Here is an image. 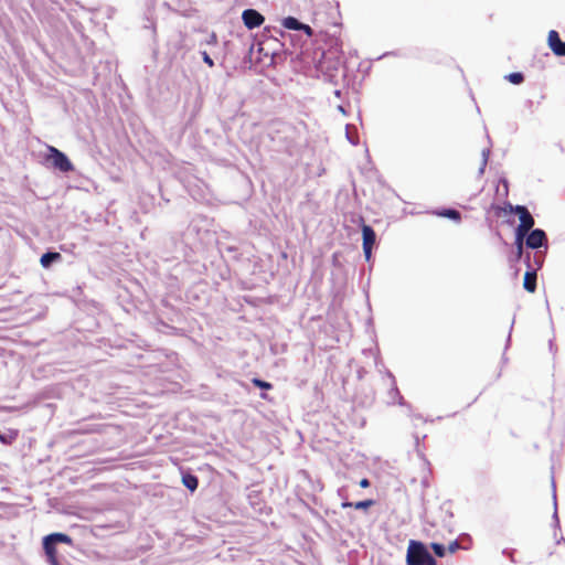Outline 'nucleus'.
I'll return each instance as SVG.
<instances>
[{
  "label": "nucleus",
  "instance_id": "16",
  "mask_svg": "<svg viewBox=\"0 0 565 565\" xmlns=\"http://www.w3.org/2000/svg\"><path fill=\"white\" fill-rule=\"evenodd\" d=\"M375 504V500L373 499H365L356 502H344L342 504L343 508L351 507L355 510H367L369 508L373 507Z\"/></svg>",
  "mask_w": 565,
  "mask_h": 565
},
{
  "label": "nucleus",
  "instance_id": "13",
  "mask_svg": "<svg viewBox=\"0 0 565 565\" xmlns=\"http://www.w3.org/2000/svg\"><path fill=\"white\" fill-rule=\"evenodd\" d=\"M387 404L395 405L398 404L401 406H406L411 408V405L405 402L404 397L402 396L396 382L391 383V388L387 392Z\"/></svg>",
  "mask_w": 565,
  "mask_h": 565
},
{
  "label": "nucleus",
  "instance_id": "33",
  "mask_svg": "<svg viewBox=\"0 0 565 565\" xmlns=\"http://www.w3.org/2000/svg\"><path fill=\"white\" fill-rule=\"evenodd\" d=\"M373 248L374 247L362 246L364 258L366 262L371 260Z\"/></svg>",
  "mask_w": 565,
  "mask_h": 565
},
{
  "label": "nucleus",
  "instance_id": "30",
  "mask_svg": "<svg viewBox=\"0 0 565 565\" xmlns=\"http://www.w3.org/2000/svg\"><path fill=\"white\" fill-rule=\"evenodd\" d=\"M556 56L565 57V41H562L553 51Z\"/></svg>",
  "mask_w": 565,
  "mask_h": 565
},
{
  "label": "nucleus",
  "instance_id": "47",
  "mask_svg": "<svg viewBox=\"0 0 565 565\" xmlns=\"http://www.w3.org/2000/svg\"><path fill=\"white\" fill-rule=\"evenodd\" d=\"M260 397L264 398V399L268 398V396H267V394L265 392L260 393Z\"/></svg>",
  "mask_w": 565,
  "mask_h": 565
},
{
  "label": "nucleus",
  "instance_id": "8",
  "mask_svg": "<svg viewBox=\"0 0 565 565\" xmlns=\"http://www.w3.org/2000/svg\"><path fill=\"white\" fill-rule=\"evenodd\" d=\"M281 26L288 31H298L303 33V43L313 35V30L309 24L301 22L298 18L288 15L281 19Z\"/></svg>",
  "mask_w": 565,
  "mask_h": 565
},
{
  "label": "nucleus",
  "instance_id": "11",
  "mask_svg": "<svg viewBox=\"0 0 565 565\" xmlns=\"http://www.w3.org/2000/svg\"><path fill=\"white\" fill-rule=\"evenodd\" d=\"M63 259L62 254L54 250V249H47L45 253L42 254L40 258V264L43 268L49 269L54 264L61 263Z\"/></svg>",
  "mask_w": 565,
  "mask_h": 565
},
{
  "label": "nucleus",
  "instance_id": "25",
  "mask_svg": "<svg viewBox=\"0 0 565 565\" xmlns=\"http://www.w3.org/2000/svg\"><path fill=\"white\" fill-rule=\"evenodd\" d=\"M499 183L502 185V192L500 190V185L497 186V193L498 195H501L503 198H508L509 195V181L505 177H501L499 179Z\"/></svg>",
  "mask_w": 565,
  "mask_h": 565
},
{
  "label": "nucleus",
  "instance_id": "21",
  "mask_svg": "<svg viewBox=\"0 0 565 565\" xmlns=\"http://www.w3.org/2000/svg\"><path fill=\"white\" fill-rule=\"evenodd\" d=\"M47 540H49L47 535L43 536V539H42V547H43L44 554L57 553L58 544H56L53 541L47 542Z\"/></svg>",
  "mask_w": 565,
  "mask_h": 565
},
{
  "label": "nucleus",
  "instance_id": "41",
  "mask_svg": "<svg viewBox=\"0 0 565 565\" xmlns=\"http://www.w3.org/2000/svg\"><path fill=\"white\" fill-rule=\"evenodd\" d=\"M486 171V167L482 166V163L480 164L479 167V170H478V175L481 177Z\"/></svg>",
  "mask_w": 565,
  "mask_h": 565
},
{
  "label": "nucleus",
  "instance_id": "6",
  "mask_svg": "<svg viewBox=\"0 0 565 565\" xmlns=\"http://www.w3.org/2000/svg\"><path fill=\"white\" fill-rule=\"evenodd\" d=\"M276 35L280 36L281 40H279V41H280L281 46H285L287 41L290 43V45L292 47L301 46V44H302L301 35H294V34H290L288 32L280 30V29L270 28V26H266L263 31V36L267 40H269V39L277 40Z\"/></svg>",
  "mask_w": 565,
  "mask_h": 565
},
{
  "label": "nucleus",
  "instance_id": "44",
  "mask_svg": "<svg viewBox=\"0 0 565 565\" xmlns=\"http://www.w3.org/2000/svg\"><path fill=\"white\" fill-rule=\"evenodd\" d=\"M514 269L513 271V276L516 278L519 273H520V268L518 267V265H515L514 267H512Z\"/></svg>",
  "mask_w": 565,
  "mask_h": 565
},
{
  "label": "nucleus",
  "instance_id": "29",
  "mask_svg": "<svg viewBox=\"0 0 565 565\" xmlns=\"http://www.w3.org/2000/svg\"><path fill=\"white\" fill-rule=\"evenodd\" d=\"M203 62L209 66L213 67L215 65L214 60L206 51H200Z\"/></svg>",
  "mask_w": 565,
  "mask_h": 565
},
{
  "label": "nucleus",
  "instance_id": "14",
  "mask_svg": "<svg viewBox=\"0 0 565 565\" xmlns=\"http://www.w3.org/2000/svg\"><path fill=\"white\" fill-rule=\"evenodd\" d=\"M182 484L190 491L194 492L199 487V478L190 470H182Z\"/></svg>",
  "mask_w": 565,
  "mask_h": 565
},
{
  "label": "nucleus",
  "instance_id": "45",
  "mask_svg": "<svg viewBox=\"0 0 565 565\" xmlns=\"http://www.w3.org/2000/svg\"><path fill=\"white\" fill-rule=\"evenodd\" d=\"M338 110L342 114H345V108L342 105L338 106Z\"/></svg>",
  "mask_w": 565,
  "mask_h": 565
},
{
  "label": "nucleus",
  "instance_id": "49",
  "mask_svg": "<svg viewBox=\"0 0 565 565\" xmlns=\"http://www.w3.org/2000/svg\"><path fill=\"white\" fill-rule=\"evenodd\" d=\"M253 50H254V45L252 44L249 47V54H252Z\"/></svg>",
  "mask_w": 565,
  "mask_h": 565
},
{
  "label": "nucleus",
  "instance_id": "31",
  "mask_svg": "<svg viewBox=\"0 0 565 565\" xmlns=\"http://www.w3.org/2000/svg\"><path fill=\"white\" fill-rule=\"evenodd\" d=\"M490 153H491L490 147L484 148L482 150V152H481V163H482L483 167H487Z\"/></svg>",
  "mask_w": 565,
  "mask_h": 565
},
{
  "label": "nucleus",
  "instance_id": "2",
  "mask_svg": "<svg viewBox=\"0 0 565 565\" xmlns=\"http://www.w3.org/2000/svg\"><path fill=\"white\" fill-rule=\"evenodd\" d=\"M405 562L406 565H437L427 545L418 540H409Z\"/></svg>",
  "mask_w": 565,
  "mask_h": 565
},
{
  "label": "nucleus",
  "instance_id": "27",
  "mask_svg": "<svg viewBox=\"0 0 565 565\" xmlns=\"http://www.w3.org/2000/svg\"><path fill=\"white\" fill-rule=\"evenodd\" d=\"M218 43V39H217V35L215 32H211L207 34L206 39L204 41H202L200 44H205V45H216Z\"/></svg>",
  "mask_w": 565,
  "mask_h": 565
},
{
  "label": "nucleus",
  "instance_id": "18",
  "mask_svg": "<svg viewBox=\"0 0 565 565\" xmlns=\"http://www.w3.org/2000/svg\"><path fill=\"white\" fill-rule=\"evenodd\" d=\"M18 437V431L8 429L7 431H2L0 429V443L3 445H11Z\"/></svg>",
  "mask_w": 565,
  "mask_h": 565
},
{
  "label": "nucleus",
  "instance_id": "15",
  "mask_svg": "<svg viewBox=\"0 0 565 565\" xmlns=\"http://www.w3.org/2000/svg\"><path fill=\"white\" fill-rule=\"evenodd\" d=\"M47 537H49L47 542L53 541L56 544L73 545V539L68 534L63 533V532L50 533V534H47Z\"/></svg>",
  "mask_w": 565,
  "mask_h": 565
},
{
  "label": "nucleus",
  "instance_id": "24",
  "mask_svg": "<svg viewBox=\"0 0 565 565\" xmlns=\"http://www.w3.org/2000/svg\"><path fill=\"white\" fill-rule=\"evenodd\" d=\"M252 383L255 387L262 391H269L273 388V384L270 382H267L260 377H253Z\"/></svg>",
  "mask_w": 565,
  "mask_h": 565
},
{
  "label": "nucleus",
  "instance_id": "20",
  "mask_svg": "<svg viewBox=\"0 0 565 565\" xmlns=\"http://www.w3.org/2000/svg\"><path fill=\"white\" fill-rule=\"evenodd\" d=\"M561 42H562V40L559 38L558 32L555 30H551L548 32V36H547V44H548V47L552 50V52L555 50V47H557V45Z\"/></svg>",
  "mask_w": 565,
  "mask_h": 565
},
{
  "label": "nucleus",
  "instance_id": "36",
  "mask_svg": "<svg viewBox=\"0 0 565 565\" xmlns=\"http://www.w3.org/2000/svg\"><path fill=\"white\" fill-rule=\"evenodd\" d=\"M513 324H514V320L512 321V323L510 326V331H509V334H508V338H507L504 350H508V348L510 347V343H511V332H512V329H513Z\"/></svg>",
  "mask_w": 565,
  "mask_h": 565
},
{
  "label": "nucleus",
  "instance_id": "12",
  "mask_svg": "<svg viewBox=\"0 0 565 565\" xmlns=\"http://www.w3.org/2000/svg\"><path fill=\"white\" fill-rule=\"evenodd\" d=\"M433 214L439 217L448 218L457 224L462 221L461 213L454 207H438L433 211Z\"/></svg>",
  "mask_w": 565,
  "mask_h": 565
},
{
  "label": "nucleus",
  "instance_id": "34",
  "mask_svg": "<svg viewBox=\"0 0 565 565\" xmlns=\"http://www.w3.org/2000/svg\"><path fill=\"white\" fill-rule=\"evenodd\" d=\"M509 204H511V203H510V202H505V204H504V207H503V209H501L500 206H497V205H492V207H493L498 213H500V212L510 213V212H509Z\"/></svg>",
  "mask_w": 565,
  "mask_h": 565
},
{
  "label": "nucleus",
  "instance_id": "43",
  "mask_svg": "<svg viewBox=\"0 0 565 565\" xmlns=\"http://www.w3.org/2000/svg\"><path fill=\"white\" fill-rule=\"evenodd\" d=\"M525 106H526V108H529V109H531V110H532V107H533V100L527 99V100L525 102Z\"/></svg>",
  "mask_w": 565,
  "mask_h": 565
},
{
  "label": "nucleus",
  "instance_id": "7",
  "mask_svg": "<svg viewBox=\"0 0 565 565\" xmlns=\"http://www.w3.org/2000/svg\"><path fill=\"white\" fill-rule=\"evenodd\" d=\"M509 212H514L519 216L520 224L515 227L516 231L526 232L533 228L535 221L525 205L509 204Z\"/></svg>",
  "mask_w": 565,
  "mask_h": 565
},
{
  "label": "nucleus",
  "instance_id": "48",
  "mask_svg": "<svg viewBox=\"0 0 565 565\" xmlns=\"http://www.w3.org/2000/svg\"><path fill=\"white\" fill-rule=\"evenodd\" d=\"M508 361L507 356H505V353H503L502 355V362L505 363Z\"/></svg>",
  "mask_w": 565,
  "mask_h": 565
},
{
  "label": "nucleus",
  "instance_id": "1",
  "mask_svg": "<svg viewBox=\"0 0 565 565\" xmlns=\"http://www.w3.org/2000/svg\"><path fill=\"white\" fill-rule=\"evenodd\" d=\"M317 70L323 73L326 78L334 82L337 74L342 66L341 52L338 47H332L329 51H322L317 60Z\"/></svg>",
  "mask_w": 565,
  "mask_h": 565
},
{
  "label": "nucleus",
  "instance_id": "23",
  "mask_svg": "<svg viewBox=\"0 0 565 565\" xmlns=\"http://www.w3.org/2000/svg\"><path fill=\"white\" fill-rule=\"evenodd\" d=\"M504 78L513 85H520L524 82L525 76L522 72H512V73L505 75Z\"/></svg>",
  "mask_w": 565,
  "mask_h": 565
},
{
  "label": "nucleus",
  "instance_id": "19",
  "mask_svg": "<svg viewBox=\"0 0 565 565\" xmlns=\"http://www.w3.org/2000/svg\"><path fill=\"white\" fill-rule=\"evenodd\" d=\"M430 548L433 551V555L434 557H444L446 556L447 554V548H446V545H444L443 543H439V542H431L430 543Z\"/></svg>",
  "mask_w": 565,
  "mask_h": 565
},
{
  "label": "nucleus",
  "instance_id": "38",
  "mask_svg": "<svg viewBox=\"0 0 565 565\" xmlns=\"http://www.w3.org/2000/svg\"><path fill=\"white\" fill-rule=\"evenodd\" d=\"M514 552H515L514 550L504 548V550L502 551V554H503V555H505V556H508V557H510V559H511L512 562H514V559H513V557H512V555L514 554Z\"/></svg>",
  "mask_w": 565,
  "mask_h": 565
},
{
  "label": "nucleus",
  "instance_id": "40",
  "mask_svg": "<svg viewBox=\"0 0 565 565\" xmlns=\"http://www.w3.org/2000/svg\"><path fill=\"white\" fill-rule=\"evenodd\" d=\"M385 375L391 380V383L396 382L394 374L390 370H385Z\"/></svg>",
  "mask_w": 565,
  "mask_h": 565
},
{
  "label": "nucleus",
  "instance_id": "4",
  "mask_svg": "<svg viewBox=\"0 0 565 565\" xmlns=\"http://www.w3.org/2000/svg\"><path fill=\"white\" fill-rule=\"evenodd\" d=\"M45 161L50 162L54 170L64 174L75 170V166L67 154L54 146H46Z\"/></svg>",
  "mask_w": 565,
  "mask_h": 565
},
{
  "label": "nucleus",
  "instance_id": "42",
  "mask_svg": "<svg viewBox=\"0 0 565 565\" xmlns=\"http://www.w3.org/2000/svg\"><path fill=\"white\" fill-rule=\"evenodd\" d=\"M333 94H334V96H335L337 98H341V97H342V90H341V89H335V90L333 92Z\"/></svg>",
  "mask_w": 565,
  "mask_h": 565
},
{
  "label": "nucleus",
  "instance_id": "35",
  "mask_svg": "<svg viewBox=\"0 0 565 565\" xmlns=\"http://www.w3.org/2000/svg\"><path fill=\"white\" fill-rule=\"evenodd\" d=\"M349 127H350V126H349V125H347V139H348V141H349L350 143H352V145H354V146H355V145H358L359 140H358V138H353V137H351V136H350V134H349V131H348Z\"/></svg>",
  "mask_w": 565,
  "mask_h": 565
},
{
  "label": "nucleus",
  "instance_id": "51",
  "mask_svg": "<svg viewBox=\"0 0 565 565\" xmlns=\"http://www.w3.org/2000/svg\"><path fill=\"white\" fill-rule=\"evenodd\" d=\"M52 2H56L55 0H51Z\"/></svg>",
  "mask_w": 565,
  "mask_h": 565
},
{
  "label": "nucleus",
  "instance_id": "5",
  "mask_svg": "<svg viewBox=\"0 0 565 565\" xmlns=\"http://www.w3.org/2000/svg\"><path fill=\"white\" fill-rule=\"evenodd\" d=\"M525 247L534 250V253L541 254L542 260L545 262V257L548 249V239L544 230L532 228L524 232Z\"/></svg>",
  "mask_w": 565,
  "mask_h": 565
},
{
  "label": "nucleus",
  "instance_id": "26",
  "mask_svg": "<svg viewBox=\"0 0 565 565\" xmlns=\"http://www.w3.org/2000/svg\"><path fill=\"white\" fill-rule=\"evenodd\" d=\"M524 257H525V254L524 252H521V250H515L514 254L510 255L509 256V264H510V267H514L515 265H518L521 260L524 262Z\"/></svg>",
  "mask_w": 565,
  "mask_h": 565
},
{
  "label": "nucleus",
  "instance_id": "3",
  "mask_svg": "<svg viewBox=\"0 0 565 565\" xmlns=\"http://www.w3.org/2000/svg\"><path fill=\"white\" fill-rule=\"evenodd\" d=\"M524 264L526 270L523 276V288L533 294L537 287V271L543 267L544 260H542L541 254L526 253L524 257Z\"/></svg>",
  "mask_w": 565,
  "mask_h": 565
},
{
  "label": "nucleus",
  "instance_id": "32",
  "mask_svg": "<svg viewBox=\"0 0 565 565\" xmlns=\"http://www.w3.org/2000/svg\"><path fill=\"white\" fill-rule=\"evenodd\" d=\"M446 548H447V552H449V553H456L460 548V545H459L458 541L455 540V541L450 542L449 545L446 546Z\"/></svg>",
  "mask_w": 565,
  "mask_h": 565
},
{
  "label": "nucleus",
  "instance_id": "22",
  "mask_svg": "<svg viewBox=\"0 0 565 565\" xmlns=\"http://www.w3.org/2000/svg\"><path fill=\"white\" fill-rule=\"evenodd\" d=\"M514 246H515V250L524 252V246H525L524 232L514 230Z\"/></svg>",
  "mask_w": 565,
  "mask_h": 565
},
{
  "label": "nucleus",
  "instance_id": "50",
  "mask_svg": "<svg viewBox=\"0 0 565 565\" xmlns=\"http://www.w3.org/2000/svg\"><path fill=\"white\" fill-rule=\"evenodd\" d=\"M227 249H228L230 252L235 250V248H234V247H227Z\"/></svg>",
  "mask_w": 565,
  "mask_h": 565
},
{
  "label": "nucleus",
  "instance_id": "9",
  "mask_svg": "<svg viewBox=\"0 0 565 565\" xmlns=\"http://www.w3.org/2000/svg\"><path fill=\"white\" fill-rule=\"evenodd\" d=\"M353 222L361 227L362 246L375 247L377 243V236L374 228L365 223L364 217L362 215H359L358 220Z\"/></svg>",
  "mask_w": 565,
  "mask_h": 565
},
{
  "label": "nucleus",
  "instance_id": "10",
  "mask_svg": "<svg viewBox=\"0 0 565 565\" xmlns=\"http://www.w3.org/2000/svg\"><path fill=\"white\" fill-rule=\"evenodd\" d=\"M242 21L248 30H253L259 28L264 23L265 17L256 9L248 8L243 10Z\"/></svg>",
  "mask_w": 565,
  "mask_h": 565
},
{
  "label": "nucleus",
  "instance_id": "17",
  "mask_svg": "<svg viewBox=\"0 0 565 565\" xmlns=\"http://www.w3.org/2000/svg\"><path fill=\"white\" fill-rule=\"evenodd\" d=\"M552 488H553V504H554V512L552 515V526L554 529H559L561 523H559V518H558V513H557V497H556V488H555V481H554L553 476H552Z\"/></svg>",
  "mask_w": 565,
  "mask_h": 565
},
{
  "label": "nucleus",
  "instance_id": "46",
  "mask_svg": "<svg viewBox=\"0 0 565 565\" xmlns=\"http://www.w3.org/2000/svg\"><path fill=\"white\" fill-rule=\"evenodd\" d=\"M363 372H364V370H363V369H361V370H359V371H358V376H359V379H362V376H363Z\"/></svg>",
  "mask_w": 565,
  "mask_h": 565
},
{
  "label": "nucleus",
  "instance_id": "37",
  "mask_svg": "<svg viewBox=\"0 0 565 565\" xmlns=\"http://www.w3.org/2000/svg\"><path fill=\"white\" fill-rule=\"evenodd\" d=\"M361 488H369L371 486V481L367 478H362L359 482Z\"/></svg>",
  "mask_w": 565,
  "mask_h": 565
},
{
  "label": "nucleus",
  "instance_id": "28",
  "mask_svg": "<svg viewBox=\"0 0 565 565\" xmlns=\"http://www.w3.org/2000/svg\"><path fill=\"white\" fill-rule=\"evenodd\" d=\"M45 557H46V562L50 565H63V563L57 557V553L45 554Z\"/></svg>",
  "mask_w": 565,
  "mask_h": 565
},
{
  "label": "nucleus",
  "instance_id": "39",
  "mask_svg": "<svg viewBox=\"0 0 565 565\" xmlns=\"http://www.w3.org/2000/svg\"><path fill=\"white\" fill-rule=\"evenodd\" d=\"M548 349H550V352H551V353L555 354V352H556V350H557V349H556V345H555V343H554V339H550V340H548Z\"/></svg>",
  "mask_w": 565,
  "mask_h": 565
}]
</instances>
